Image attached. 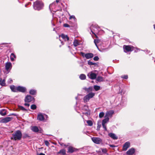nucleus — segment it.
<instances>
[{
    "label": "nucleus",
    "instance_id": "obj_1",
    "mask_svg": "<svg viewBox=\"0 0 155 155\" xmlns=\"http://www.w3.org/2000/svg\"><path fill=\"white\" fill-rule=\"evenodd\" d=\"M61 3L59 0H56L55 2H54L51 4L49 6V8L51 11L55 12L57 11H61V10L60 5Z\"/></svg>",
    "mask_w": 155,
    "mask_h": 155
},
{
    "label": "nucleus",
    "instance_id": "obj_2",
    "mask_svg": "<svg viewBox=\"0 0 155 155\" xmlns=\"http://www.w3.org/2000/svg\"><path fill=\"white\" fill-rule=\"evenodd\" d=\"M22 137V134L21 131L18 130L12 134L11 139L15 141L20 140Z\"/></svg>",
    "mask_w": 155,
    "mask_h": 155
},
{
    "label": "nucleus",
    "instance_id": "obj_3",
    "mask_svg": "<svg viewBox=\"0 0 155 155\" xmlns=\"http://www.w3.org/2000/svg\"><path fill=\"white\" fill-rule=\"evenodd\" d=\"M43 7L44 4L41 2L37 1L34 3L33 8L35 10H40L43 8Z\"/></svg>",
    "mask_w": 155,
    "mask_h": 155
},
{
    "label": "nucleus",
    "instance_id": "obj_4",
    "mask_svg": "<svg viewBox=\"0 0 155 155\" xmlns=\"http://www.w3.org/2000/svg\"><path fill=\"white\" fill-rule=\"evenodd\" d=\"M91 29L92 33L95 35L96 34L98 33L101 30L100 27L97 24H93L91 26Z\"/></svg>",
    "mask_w": 155,
    "mask_h": 155
},
{
    "label": "nucleus",
    "instance_id": "obj_5",
    "mask_svg": "<svg viewBox=\"0 0 155 155\" xmlns=\"http://www.w3.org/2000/svg\"><path fill=\"white\" fill-rule=\"evenodd\" d=\"M95 95V93L93 92H90L84 97L83 100L84 102L88 101L90 99L92 98Z\"/></svg>",
    "mask_w": 155,
    "mask_h": 155
},
{
    "label": "nucleus",
    "instance_id": "obj_6",
    "mask_svg": "<svg viewBox=\"0 0 155 155\" xmlns=\"http://www.w3.org/2000/svg\"><path fill=\"white\" fill-rule=\"evenodd\" d=\"M91 140L94 143L97 144H100L102 143V140L99 137H93L91 138Z\"/></svg>",
    "mask_w": 155,
    "mask_h": 155
},
{
    "label": "nucleus",
    "instance_id": "obj_7",
    "mask_svg": "<svg viewBox=\"0 0 155 155\" xmlns=\"http://www.w3.org/2000/svg\"><path fill=\"white\" fill-rule=\"evenodd\" d=\"M87 75L89 78L92 80L96 79L97 77V74L92 71L89 72Z\"/></svg>",
    "mask_w": 155,
    "mask_h": 155
},
{
    "label": "nucleus",
    "instance_id": "obj_8",
    "mask_svg": "<svg viewBox=\"0 0 155 155\" xmlns=\"http://www.w3.org/2000/svg\"><path fill=\"white\" fill-rule=\"evenodd\" d=\"M124 50L125 52H127L129 51H133V47L131 46L124 45L123 47Z\"/></svg>",
    "mask_w": 155,
    "mask_h": 155
},
{
    "label": "nucleus",
    "instance_id": "obj_9",
    "mask_svg": "<svg viewBox=\"0 0 155 155\" xmlns=\"http://www.w3.org/2000/svg\"><path fill=\"white\" fill-rule=\"evenodd\" d=\"M34 98L30 95H28L26 97L25 101L26 102L29 103L32 101H34Z\"/></svg>",
    "mask_w": 155,
    "mask_h": 155
},
{
    "label": "nucleus",
    "instance_id": "obj_10",
    "mask_svg": "<svg viewBox=\"0 0 155 155\" xmlns=\"http://www.w3.org/2000/svg\"><path fill=\"white\" fill-rule=\"evenodd\" d=\"M13 119L12 117H7L2 119L0 120V123H7L11 121Z\"/></svg>",
    "mask_w": 155,
    "mask_h": 155
},
{
    "label": "nucleus",
    "instance_id": "obj_11",
    "mask_svg": "<svg viewBox=\"0 0 155 155\" xmlns=\"http://www.w3.org/2000/svg\"><path fill=\"white\" fill-rule=\"evenodd\" d=\"M12 67V64L10 62H7L5 63V68L6 70L8 71L10 70Z\"/></svg>",
    "mask_w": 155,
    "mask_h": 155
},
{
    "label": "nucleus",
    "instance_id": "obj_12",
    "mask_svg": "<svg viewBox=\"0 0 155 155\" xmlns=\"http://www.w3.org/2000/svg\"><path fill=\"white\" fill-rule=\"evenodd\" d=\"M130 143L129 142H126L123 145V150L124 151H126L130 147Z\"/></svg>",
    "mask_w": 155,
    "mask_h": 155
},
{
    "label": "nucleus",
    "instance_id": "obj_13",
    "mask_svg": "<svg viewBox=\"0 0 155 155\" xmlns=\"http://www.w3.org/2000/svg\"><path fill=\"white\" fill-rule=\"evenodd\" d=\"M17 92H20L24 93L26 91V89L25 87L18 86L17 87Z\"/></svg>",
    "mask_w": 155,
    "mask_h": 155
},
{
    "label": "nucleus",
    "instance_id": "obj_14",
    "mask_svg": "<svg viewBox=\"0 0 155 155\" xmlns=\"http://www.w3.org/2000/svg\"><path fill=\"white\" fill-rule=\"evenodd\" d=\"M114 113V111L113 110H110L107 111L106 113L105 117H111L113 114Z\"/></svg>",
    "mask_w": 155,
    "mask_h": 155
},
{
    "label": "nucleus",
    "instance_id": "obj_15",
    "mask_svg": "<svg viewBox=\"0 0 155 155\" xmlns=\"http://www.w3.org/2000/svg\"><path fill=\"white\" fill-rule=\"evenodd\" d=\"M37 119L40 121H43L44 120V117L41 113H39L37 116Z\"/></svg>",
    "mask_w": 155,
    "mask_h": 155
},
{
    "label": "nucleus",
    "instance_id": "obj_16",
    "mask_svg": "<svg viewBox=\"0 0 155 155\" xmlns=\"http://www.w3.org/2000/svg\"><path fill=\"white\" fill-rule=\"evenodd\" d=\"M135 151V149L134 148H131L128 150L126 153L127 155H132L134 153Z\"/></svg>",
    "mask_w": 155,
    "mask_h": 155
},
{
    "label": "nucleus",
    "instance_id": "obj_17",
    "mask_svg": "<svg viewBox=\"0 0 155 155\" xmlns=\"http://www.w3.org/2000/svg\"><path fill=\"white\" fill-rule=\"evenodd\" d=\"M94 56V54L92 53H86L84 55L85 57L87 59H89L92 58Z\"/></svg>",
    "mask_w": 155,
    "mask_h": 155
},
{
    "label": "nucleus",
    "instance_id": "obj_18",
    "mask_svg": "<svg viewBox=\"0 0 155 155\" xmlns=\"http://www.w3.org/2000/svg\"><path fill=\"white\" fill-rule=\"evenodd\" d=\"M108 136L114 140H116L118 138V137L114 134L112 133H109L108 134Z\"/></svg>",
    "mask_w": 155,
    "mask_h": 155
},
{
    "label": "nucleus",
    "instance_id": "obj_19",
    "mask_svg": "<svg viewBox=\"0 0 155 155\" xmlns=\"http://www.w3.org/2000/svg\"><path fill=\"white\" fill-rule=\"evenodd\" d=\"M61 36V38L65 41H68L69 39V38L68 37V36L67 35H65L64 34H61V35H60L59 36Z\"/></svg>",
    "mask_w": 155,
    "mask_h": 155
},
{
    "label": "nucleus",
    "instance_id": "obj_20",
    "mask_svg": "<svg viewBox=\"0 0 155 155\" xmlns=\"http://www.w3.org/2000/svg\"><path fill=\"white\" fill-rule=\"evenodd\" d=\"M10 88L12 91L15 92H17V87H15L14 85H11L10 86Z\"/></svg>",
    "mask_w": 155,
    "mask_h": 155
},
{
    "label": "nucleus",
    "instance_id": "obj_21",
    "mask_svg": "<svg viewBox=\"0 0 155 155\" xmlns=\"http://www.w3.org/2000/svg\"><path fill=\"white\" fill-rule=\"evenodd\" d=\"M31 130L35 132H38L39 131L38 128L36 126L32 127L31 128Z\"/></svg>",
    "mask_w": 155,
    "mask_h": 155
},
{
    "label": "nucleus",
    "instance_id": "obj_22",
    "mask_svg": "<svg viewBox=\"0 0 155 155\" xmlns=\"http://www.w3.org/2000/svg\"><path fill=\"white\" fill-rule=\"evenodd\" d=\"M75 148L73 147L70 146L68 148V152L70 153H72L75 151Z\"/></svg>",
    "mask_w": 155,
    "mask_h": 155
},
{
    "label": "nucleus",
    "instance_id": "obj_23",
    "mask_svg": "<svg viewBox=\"0 0 155 155\" xmlns=\"http://www.w3.org/2000/svg\"><path fill=\"white\" fill-rule=\"evenodd\" d=\"M0 114L2 116H5L6 114V111L5 109H2L0 111Z\"/></svg>",
    "mask_w": 155,
    "mask_h": 155
},
{
    "label": "nucleus",
    "instance_id": "obj_24",
    "mask_svg": "<svg viewBox=\"0 0 155 155\" xmlns=\"http://www.w3.org/2000/svg\"><path fill=\"white\" fill-rule=\"evenodd\" d=\"M58 154H60L61 155H65L66 150L64 149H61L58 152Z\"/></svg>",
    "mask_w": 155,
    "mask_h": 155
},
{
    "label": "nucleus",
    "instance_id": "obj_25",
    "mask_svg": "<svg viewBox=\"0 0 155 155\" xmlns=\"http://www.w3.org/2000/svg\"><path fill=\"white\" fill-rule=\"evenodd\" d=\"M96 81L98 82H102L104 81L103 78L101 76H98L96 78Z\"/></svg>",
    "mask_w": 155,
    "mask_h": 155
},
{
    "label": "nucleus",
    "instance_id": "obj_26",
    "mask_svg": "<svg viewBox=\"0 0 155 155\" xmlns=\"http://www.w3.org/2000/svg\"><path fill=\"white\" fill-rule=\"evenodd\" d=\"M10 58L11 60L12 61H13L15 60V58H16V56L14 53H12L10 56Z\"/></svg>",
    "mask_w": 155,
    "mask_h": 155
},
{
    "label": "nucleus",
    "instance_id": "obj_27",
    "mask_svg": "<svg viewBox=\"0 0 155 155\" xmlns=\"http://www.w3.org/2000/svg\"><path fill=\"white\" fill-rule=\"evenodd\" d=\"M79 78L81 80H84L86 78V76L84 74H81L79 76Z\"/></svg>",
    "mask_w": 155,
    "mask_h": 155
},
{
    "label": "nucleus",
    "instance_id": "obj_28",
    "mask_svg": "<svg viewBox=\"0 0 155 155\" xmlns=\"http://www.w3.org/2000/svg\"><path fill=\"white\" fill-rule=\"evenodd\" d=\"M105 118L103 120L102 123L106 124L109 121V118L108 117H105Z\"/></svg>",
    "mask_w": 155,
    "mask_h": 155
},
{
    "label": "nucleus",
    "instance_id": "obj_29",
    "mask_svg": "<svg viewBox=\"0 0 155 155\" xmlns=\"http://www.w3.org/2000/svg\"><path fill=\"white\" fill-rule=\"evenodd\" d=\"M36 93V91L35 90L31 89L29 93L32 95H35Z\"/></svg>",
    "mask_w": 155,
    "mask_h": 155
},
{
    "label": "nucleus",
    "instance_id": "obj_30",
    "mask_svg": "<svg viewBox=\"0 0 155 155\" xmlns=\"http://www.w3.org/2000/svg\"><path fill=\"white\" fill-rule=\"evenodd\" d=\"M5 79H4L3 80H2V81L0 83V85L2 86H5Z\"/></svg>",
    "mask_w": 155,
    "mask_h": 155
},
{
    "label": "nucleus",
    "instance_id": "obj_31",
    "mask_svg": "<svg viewBox=\"0 0 155 155\" xmlns=\"http://www.w3.org/2000/svg\"><path fill=\"white\" fill-rule=\"evenodd\" d=\"M94 88L96 91H97L100 89V87L98 85H94Z\"/></svg>",
    "mask_w": 155,
    "mask_h": 155
},
{
    "label": "nucleus",
    "instance_id": "obj_32",
    "mask_svg": "<svg viewBox=\"0 0 155 155\" xmlns=\"http://www.w3.org/2000/svg\"><path fill=\"white\" fill-rule=\"evenodd\" d=\"M82 109L84 110L87 111L88 110V106L86 105H84L82 107Z\"/></svg>",
    "mask_w": 155,
    "mask_h": 155
},
{
    "label": "nucleus",
    "instance_id": "obj_33",
    "mask_svg": "<svg viewBox=\"0 0 155 155\" xmlns=\"http://www.w3.org/2000/svg\"><path fill=\"white\" fill-rule=\"evenodd\" d=\"M94 43H95L96 46L97 48L99 49L98 47V46L97 45V44H98L99 42V40L98 39H95L94 41Z\"/></svg>",
    "mask_w": 155,
    "mask_h": 155
},
{
    "label": "nucleus",
    "instance_id": "obj_34",
    "mask_svg": "<svg viewBox=\"0 0 155 155\" xmlns=\"http://www.w3.org/2000/svg\"><path fill=\"white\" fill-rule=\"evenodd\" d=\"M87 123L89 126H91L93 125V122L91 120H87Z\"/></svg>",
    "mask_w": 155,
    "mask_h": 155
},
{
    "label": "nucleus",
    "instance_id": "obj_35",
    "mask_svg": "<svg viewBox=\"0 0 155 155\" xmlns=\"http://www.w3.org/2000/svg\"><path fill=\"white\" fill-rule=\"evenodd\" d=\"M73 44L75 47L79 45L78 41L76 40H75Z\"/></svg>",
    "mask_w": 155,
    "mask_h": 155
},
{
    "label": "nucleus",
    "instance_id": "obj_36",
    "mask_svg": "<svg viewBox=\"0 0 155 155\" xmlns=\"http://www.w3.org/2000/svg\"><path fill=\"white\" fill-rule=\"evenodd\" d=\"M19 107V108L21 110H23V111H27V110H28V109H25V108L24 107L22 106H19L18 107Z\"/></svg>",
    "mask_w": 155,
    "mask_h": 155
},
{
    "label": "nucleus",
    "instance_id": "obj_37",
    "mask_svg": "<svg viewBox=\"0 0 155 155\" xmlns=\"http://www.w3.org/2000/svg\"><path fill=\"white\" fill-rule=\"evenodd\" d=\"M88 64L90 65H95L96 64L95 63H93L90 61H88Z\"/></svg>",
    "mask_w": 155,
    "mask_h": 155
},
{
    "label": "nucleus",
    "instance_id": "obj_38",
    "mask_svg": "<svg viewBox=\"0 0 155 155\" xmlns=\"http://www.w3.org/2000/svg\"><path fill=\"white\" fill-rule=\"evenodd\" d=\"M37 108L36 105L35 104H32L31 106V108L32 110H35Z\"/></svg>",
    "mask_w": 155,
    "mask_h": 155
},
{
    "label": "nucleus",
    "instance_id": "obj_39",
    "mask_svg": "<svg viewBox=\"0 0 155 155\" xmlns=\"http://www.w3.org/2000/svg\"><path fill=\"white\" fill-rule=\"evenodd\" d=\"M104 113L103 112H101L99 114V117L101 118L104 117Z\"/></svg>",
    "mask_w": 155,
    "mask_h": 155
},
{
    "label": "nucleus",
    "instance_id": "obj_40",
    "mask_svg": "<svg viewBox=\"0 0 155 155\" xmlns=\"http://www.w3.org/2000/svg\"><path fill=\"white\" fill-rule=\"evenodd\" d=\"M92 90V87H89L88 88H87V92H89Z\"/></svg>",
    "mask_w": 155,
    "mask_h": 155
},
{
    "label": "nucleus",
    "instance_id": "obj_41",
    "mask_svg": "<svg viewBox=\"0 0 155 155\" xmlns=\"http://www.w3.org/2000/svg\"><path fill=\"white\" fill-rule=\"evenodd\" d=\"M121 77L122 78L125 79H127L128 78V76L127 75H122L121 76Z\"/></svg>",
    "mask_w": 155,
    "mask_h": 155
},
{
    "label": "nucleus",
    "instance_id": "obj_42",
    "mask_svg": "<svg viewBox=\"0 0 155 155\" xmlns=\"http://www.w3.org/2000/svg\"><path fill=\"white\" fill-rule=\"evenodd\" d=\"M102 126L103 128L104 129L105 131L107 130V129L106 127V126L105 125V124L102 123Z\"/></svg>",
    "mask_w": 155,
    "mask_h": 155
},
{
    "label": "nucleus",
    "instance_id": "obj_43",
    "mask_svg": "<svg viewBox=\"0 0 155 155\" xmlns=\"http://www.w3.org/2000/svg\"><path fill=\"white\" fill-rule=\"evenodd\" d=\"M102 151L104 153H106L107 152V149L105 148L102 149Z\"/></svg>",
    "mask_w": 155,
    "mask_h": 155
},
{
    "label": "nucleus",
    "instance_id": "obj_44",
    "mask_svg": "<svg viewBox=\"0 0 155 155\" xmlns=\"http://www.w3.org/2000/svg\"><path fill=\"white\" fill-rule=\"evenodd\" d=\"M60 145L61 146H64L65 147H67L68 146V145H66V144H64L63 143H59Z\"/></svg>",
    "mask_w": 155,
    "mask_h": 155
},
{
    "label": "nucleus",
    "instance_id": "obj_45",
    "mask_svg": "<svg viewBox=\"0 0 155 155\" xmlns=\"http://www.w3.org/2000/svg\"><path fill=\"white\" fill-rule=\"evenodd\" d=\"M12 80L11 78H9L8 81V83L10 84L12 83Z\"/></svg>",
    "mask_w": 155,
    "mask_h": 155
},
{
    "label": "nucleus",
    "instance_id": "obj_46",
    "mask_svg": "<svg viewBox=\"0 0 155 155\" xmlns=\"http://www.w3.org/2000/svg\"><path fill=\"white\" fill-rule=\"evenodd\" d=\"M29 136L27 134H24V135L23 137V138H25L27 137H29Z\"/></svg>",
    "mask_w": 155,
    "mask_h": 155
},
{
    "label": "nucleus",
    "instance_id": "obj_47",
    "mask_svg": "<svg viewBox=\"0 0 155 155\" xmlns=\"http://www.w3.org/2000/svg\"><path fill=\"white\" fill-rule=\"evenodd\" d=\"M99 58L98 56H95L94 58V60L95 61H97L99 60Z\"/></svg>",
    "mask_w": 155,
    "mask_h": 155
},
{
    "label": "nucleus",
    "instance_id": "obj_48",
    "mask_svg": "<svg viewBox=\"0 0 155 155\" xmlns=\"http://www.w3.org/2000/svg\"><path fill=\"white\" fill-rule=\"evenodd\" d=\"M45 144L46 145H47V146H48L49 144V143L48 141L47 140L45 141Z\"/></svg>",
    "mask_w": 155,
    "mask_h": 155
},
{
    "label": "nucleus",
    "instance_id": "obj_49",
    "mask_svg": "<svg viewBox=\"0 0 155 155\" xmlns=\"http://www.w3.org/2000/svg\"><path fill=\"white\" fill-rule=\"evenodd\" d=\"M64 26L65 27H69L70 25L67 24H64Z\"/></svg>",
    "mask_w": 155,
    "mask_h": 155
},
{
    "label": "nucleus",
    "instance_id": "obj_50",
    "mask_svg": "<svg viewBox=\"0 0 155 155\" xmlns=\"http://www.w3.org/2000/svg\"><path fill=\"white\" fill-rule=\"evenodd\" d=\"M69 18H70V19H72V18L74 19H75V16L74 15H72V16H71Z\"/></svg>",
    "mask_w": 155,
    "mask_h": 155
},
{
    "label": "nucleus",
    "instance_id": "obj_51",
    "mask_svg": "<svg viewBox=\"0 0 155 155\" xmlns=\"http://www.w3.org/2000/svg\"><path fill=\"white\" fill-rule=\"evenodd\" d=\"M25 106H27L28 107L30 106V104L28 103H25L24 104Z\"/></svg>",
    "mask_w": 155,
    "mask_h": 155
},
{
    "label": "nucleus",
    "instance_id": "obj_52",
    "mask_svg": "<svg viewBox=\"0 0 155 155\" xmlns=\"http://www.w3.org/2000/svg\"><path fill=\"white\" fill-rule=\"evenodd\" d=\"M81 54L83 57H84L85 54H84V53L82 52H81Z\"/></svg>",
    "mask_w": 155,
    "mask_h": 155
},
{
    "label": "nucleus",
    "instance_id": "obj_53",
    "mask_svg": "<svg viewBox=\"0 0 155 155\" xmlns=\"http://www.w3.org/2000/svg\"><path fill=\"white\" fill-rule=\"evenodd\" d=\"M109 145L110 147H116V146H115V145H114L110 144Z\"/></svg>",
    "mask_w": 155,
    "mask_h": 155
},
{
    "label": "nucleus",
    "instance_id": "obj_54",
    "mask_svg": "<svg viewBox=\"0 0 155 155\" xmlns=\"http://www.w3.org/2000/svg\"><path fill=\"white\" fill-rule=\"evenodd\" d=\"M87 88L86 87H84V88H83V89L85 90V91H87Z\"/></svg>",
    "mask_w": 155,
    "mask_h": 155
},
{
    "label": "nucleus",
    "instance_id": "obj_55",
    "mask_svg": "<svg viewBox=\"0 0 155 155\" xmlns=\"http://www.w3.org/2000/svg\"><path fill=\"white\" fill-rule=\"evenodd\" d=\"M11 115H13L15 116H16V114H14V113H12V114H11L10 115H9V116H10Z\"/></svg>",
    "mask_w": 155,
    "mask_h": 155
},
{
    "label": "nucleus",
    "instance_id": "obj_56",
    "mask_svg": "<svg viewBox=\"0 0 155 155\" xmlns=\"http://www.w3.org/2000/svg\"><path fill=\"white\" fill-rule=\"evenodd\" d=\"M100 126H98L97 127V130H99V129H100Z\"/></svg>",
    "mask_w": 155,
    "mask_h": 155
},
{
    "label": "nucleus",
    "instance_id": "obj_57",
    "mask_svg": "<svg viewBox=\"0 0 155 155\" xmlns=\"http://www.w3.org/2000/svg\"><path fill=\"white\" fill-rule=\"evenodd\" d=\"M39 155H45V154L43 153H40Z\"/></svg>",
    "mask_w": 155,
    "mask_h": 155
},
{
    "label": "nucleus",
    "instance_id": "obj_58",
    "mask_svg": "<svg viewBox=\"0 0 155 155\" xmlns=\"http://www.w3.org/2000/svg\"><path fill=\"white\" fill-rule=\"evenodd\" d=\"M44 115H45V116L46 117V118H47V117H48V116H47V115H46V114H44Z\"/></svg>",
    "mask_w": 155,
    "mask_h": 155
},
{
    "label": "nucleus",
    "instance_id": "obj_59",
    "mask_svg": "<svg viewBox=\"0 0 155 155\" xmlns=\"http://www.w3.org/2000/svg\"><path fill=\"white\" fill-rule=\"evenodd\" d=\"M61 43L62 44V45H63L64 44L63 41H61Z\"/></svg>",
    "mask_w": 155,
    "mask_h": 155
},
{
    "label": "nucleus",
    "instance_id": "obj_60",
    "mask_svg": "<svg viewBox=\"0 0 155 155\" xmlns=\"http://www.w3.org/2000/svg\"><path fill=\"white\" fill-rule=\"evenodd\" d=\"M75 98H76V99H77V98H78V97H75Z\"/></svg>",
    "mask_w": 155,
    "mask_h": 155
},
{
    "label": "nucleus",
    "instance_id": "obj_61",
    "mask_svg": "<svg viewBox=\"0 0 155 155\" xmlns=\"http://www.w3.org/2000/svg\"><path fill=\"white\" fill-rule=\"evenodd\" d=\"M41 132H41V130H40V133H41Z\"/></svg>",
    "mask_w": 155,
    "mask_h": 155
},
{
    "label": "nucleus",
    "instance_id": "obj_62",
    "mask_svg": "<svg viewBox=\"0 0 155 155\" xmlns=\"http://www.w3.org/2000/svg\"><path fill=\"white\" fill-rule=\"evenodd\" d=\"M55 28H54L53 31H55Z\"/></svg>",
    "mask_w": 155,
    "mask_h": 155
},
{
    "label": "nucleus",
    "instance_id": "obj_63",
    "mask_svg": "<svg viewBox=\"0 0 155 155\" xmlns=\"http://www.w3.org/2000/svg\"><path fill=\"white\" fill-rule=\"evenodd\" d=\"M150 52V51H149L148 52H147V54H149Z\"/></svg>",
    "mask_w": 155,
    "mask_h": 155
},
{
    "label": "nucleus",
    "instance_id": "obj_64",
    "mask_svg": "<svg viewBox=\"0 0 155 155\" xmlns=\"http://www.w3.org/2000/svg\"><path fill=\"white\" fill-rule=\"evenodd\" d=\"M53 25L54 26V24H53Z\"/></svg>",
    "mask_w": 155,
    "mask_h": 155
}]
</instances>
